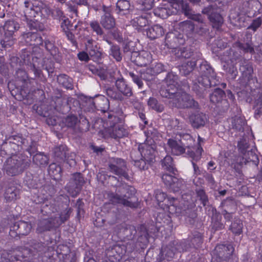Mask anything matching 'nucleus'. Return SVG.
Here are the masks:
<instances>
[{"instance_id": "37998d69", "label": "nucleus", "mask_w": 262, "mask_h": 262, "mask_svg": "<svg viewBox=\"0 0 262 262\" xmlns=\"http://www.w3.org/2000/svg\"><path fill=\"white\" fill-rule=\"evenodd\" d=\"M147 105L151 110L157 113H162L165 110V106L163 104L154 97H150L147 101Z\"/></svg>"}, {"instance_id": "338daca9", "label": "nucleus", "mask_w": 262, "mask_h": 262, "mask_svg": "<svg viewBox=\"0 0 262 262\" xmlns=\"http://www.w3.org/2000/svg\"><path fill=\"white\" fill-rule=\"evenodd\" d=\"M178 76L172 73H168L165 78V82L166 83V86H162L161 89L163 88H167L168 86L172 85H174L175 86H177V81Z\"/></svg>"}, {"instance_id": "bf43d9fd", "label": "nucleus", "mask_w": 262, "mask_h": 262, "mask_svg": "<svg viewBox=\"0 0 262 262\" xmlns=\"http://www.w3.org/2000/svg\"><path fill=\"white\" fill-rule=\"evenodd\" d=\"M227 54V58L224 55V57L222 58L224 61L228 60L230 62L232 63L236 64V61L237 60H239L242 56L241 55L238 53L237 52H233L232 50H230L229 52H227L226 53Z\"/></svg>"}, {"instance_id": "f257e3e1", "label": "nucleus", "mask_w": 262, "mask_h": 262, "mask_svg": "<svg viewBox=\"0 0 262 262\" xmlns=\"http://www.w3.org/2000/svg\"><path fill=\"white\" fill-rule=\"evenodd\" d=\"M162 98L169 100L168 104L172 108L178 109L200 110V105L194 99L186 92L179 91L178 87L174 85L160 90Z\"/></svg>"}, {"instance_id": "864d4df0", "label": "nucleus", "mask_w": 262, "mask_h": 262, "mask_svg": "<svg viewBox=\"0 0 262 262\" xmlns=\"http://www.w3.org/2000/svg\"><path fill=\"white\" fill-rule=\"evenodd\" d=\"M109 54L117 62H120L122 59V55L121 52V49L120 46L118 45H112V46H111L109 51Z\"/></svg>"}, {"instance_id": "0eeeda50", "label": "nucleus", "mask_w": 262, "mask_h": 262, "mask_svg": "<svg viewBox=\"0 0 262 262\" xmlns=\"http://www.w3.org/2000/svg\"><path fill=\"white\" fill-rule=\"evenodd\" d=\"M178 139L180 142V144L184 147L185 150H187V155L192 158L193 160L196 161L199 160L201 157L202 151H203L202 147L200 146L198 143V147L195 149V151L191 150V148L194 149L193 146L194 145L195 140L189 134H184L183 135H178Z\"/></svg>"}, {"instance_id": "9b49d317", "label": "nucleus", "mask_w": 262, "mask_h": 262, "mask_svg": "<svg viewBox=\"0 0 262 262\" xmlns=\"http://www.w3.org/2000/svg\"><path fill=\"white\" fill-rule=\"evenodd\" d=\"M74 100L73 98L66 95L58 93L53 98L54 107L56 111L61 114H67L71 110L70 103Z\"/></svg>"}, {"instance_id": "393cba45", "label": "nucleus", "mask_w": 262, "mask_h": 262, "mask_svg": "<svg viewBox=\"0 0 262 262\" xmlns=\"http://www.w3.org/2000/svg\"><path fill=\"white\" fill-rule=\"evenodd\" d=\"M107 132L110 136L116 140L127 137L128 134L126 129L119 125L109 128Z\"/></svg>"}, {"instance_id": "1a4fd4ad", "label": "nucleus", "mask_w": 262, "mask_h": 262, "mask_svg": "<svg viewBox=\"0 0 262 262\" xmlns=\"http://www.w3.org/2000/svg\"><path fill=\"white\" fill-rule=\"evenodd\" d=\"M189 247L185 241L180 242L173 241L165 247L162 248L160 253L163 257V259L166 258L167 260H170L173 257L177 251L181 252L186 251Z\"/></svg>"}, {"instance_id": "603ef678", "label": "nucleus", "mask_w": 262, "mask_h": 262, "mask_svg": "<svg viewBox=\"0 0 262 262\" xmlns=\"http://www.w3.org/2000/svg\"><path fill=\"white\" fill-rule=\"evenodd\" d=\"M195 27L194 24L190 20L183 21L181 25L183 32L189 37H191L194 33Z\"/></svg>"}, {"instance_id": "473e14b6", "label": "nucleus", "mask_w": 262, "mask_h": 262, "mask_svg": "<svg viewBox=\"0 0 262 262\" xmlns=\"http://www.w3.org/2000/svg\"><path fill=\"white\" fill-rule=\"evenodd\" d=\"M19 194V190L13 183H10L5 193V198L7 201L11 202L16 200Z\"/></svg>"}, {"instance_id": "72a5a7b5", "label": "nucleus", "mask_w": 262, "mask_h": 262, "mask_svg": "<svg viewBox=\"0 0 262 262\" xmlns=\"http://www.w3.org/2000/svg\"><path fill=\"white\" fill-rule=\"evenodd\" d=\"M166 67L161 62L151 64L150 67L146 69L145 74L151 76L157 75L163 72L167 71Z\"/></svg>"}, {"instance_id": "79ce46f5", "label": "nucleus", "mask_w": 262, "mask_h": 262, "mask_svg": "<svg viewBox=\"0 0 262 262\" xmlns=\"http://www.w3.org/2000/svg\"><path fill=\"white\" fill-rule=\"evenodd\" d=\"M150 22L151 21L149 20V15L147 14L136 17L132 20V24L134 26L140 28L146 27Z\"/></svg>"}, {"instance_id": "e433bc0d", "label": "nucleus", "mask_w": 262, "mask_h": 262, "mask_svg": "<svg viewBox=\"0 0 262 262\" xmlns=\"http://www.w3.org/2000/svg\"><path fill=\"white\" fill-rule=\"evenodd\" d=\"M164 33V32L163 28L158 25L151 27L146 31L147 36L151 39H155L157 38H159L163 36Z\"/></svg>"}, {"instance_id": "c756f323", "label": "nucleus", "mask_w": 262, "mask_h": 262, "mask_svg": "<svg viewBox=\"0 0 262 262\" xmlns=\"http://www.w3.org/2000/svg\"><path fill=\"white\" fill-rule=\"evenodd\" d=\"M94 104L96 109L102 112H106L110 108V102L107 98L102 95L95 96Z\"/></svg>"}, {"instance_id": "13d9d810", "label": "nucleus", "mask_w": 262, "mask_h": 262, "mask_svg": "<svg viewBox=\"0 0 262 262\" xmlns=\"http://www.w3.org/2000/svg\"><path fill=\"white\" fill-rule=\"evenodd\" d=\"M179 7L181 8V12L188 18L192 14L193 11L189 4L183 0L179 1Z\"/></svg>"}, {"instance_id": "a18cd8bd", "label": "nucleus", "mask_w": 262, "mask_h": 262, "mask_svg": "<svg viewBox=\"0 0 262 262\" xmlns=\"http://www.w3.org/2000/svg\"><path fill=\"white\" fill-rule=\"evenodd\" d=\"M196 60H190L184 63L180 68L181 74L187 76L194 70L196 66Z\"/></svg>"}, {"instance_id": "69168bd1", "label": "nucleus", "mask_w": 262, "mask_h": 262, "mask_svg": "<svg viewBox=\"0 0 262 262\" xmlns=\"http://www.w3.org/2000/svg\"><path fill=\"white\" fill-rule=\"evenodd\" d=\"M191 243L194 248H198L200 247L203 243V237L201 233L194 231L192 234Z\"/></svg>"}, {"instance_id": "5701e85b", "label": "nucleus", "mask_w": 262, "mask_h": 262, "mask_svg": "<svg viewBox=\"0 0 262 262\" xmlns=\"http://www.w3.org/2000/svg\"><path fill=\"white\" fill-rule=\"evenodd\" d=\"M40 60L38 58H33L32 63L30 65V70L34 73L35 78L37 80L45 83L47 81L46 77L43 75L42 71L38 66L39 61Z\"/></svg>"}, {"instance_id": "09e8293b", "label": "nucleus", "mask_w": 262, "mask_h": 262, "mask_svg": "<svg viewBox=\"0 0 262 262\" xmlns=\"http://www.w3.org/2000/svg\"><path fill=\"white\" fill-rule=\"evenodd\" d=\"M57 81L59 84L67 89L72 90L73 88L72 79L65 74H60L58 76Z\"/></svg>"}, {"instance_id": "2f4dec72", "label": "nucleus", "mask_w": 262, "mask_h": 262, "mask_svg": "<svg viewBox=\"0 0 262 262\" xmlns=\"http://www.w3.org/2000/svg\"><path fill=\"white\" fill-rule=\"evenodd\" d=\"M19 28V24L14 19L7 20L3 26L5 35L9 37L12 36L13 33Z\"/></svg>"}, {"instance_id": "a211bd4d", "label": "nucleus", "mask_w": 262, "mask_h": 262, "mask_svg": "<svg viewBox=\"0 0 262 262\" xmlns=\"http://www.w3.org/2000/svg\"><path fill=\"white\" fill-rule=\"evenodd\" d=\"M43 44L46 51L57 62H59L62 59L61 53L59 52L58 48L55 45V41L46 38L43 40Z\"/></svg>"}, {"instance_id": "052dcab7", "label": "nucleus", "mask_w": 262, "mask_h": 262, "mask_svg": "<svg viewBox=\"0 0 262 262\" xmlns=\"http://www.w3.org/2000/svg\"><path fill=\"white\" fill-rule=\"evenodd\" d=\"M148 55L147 53L140 54L138 57L134 59V63L139 67H145L149 63Z\"/></svg>"}, {"instance_id": "9d476101", "label": "nucleus", "mask_w": 262, "mask_h": 262, "mask_svg": "<svg viewBox=\"0 0 262 262\" xmlns=\"http://www.w3.org/2000/svg\"><path fill=\"white\" fill-rule=\"evenodd\" d=\"M108 169L114 174L129 180V177L127 172L126 162L124 159L112 158L109 161Z\"/></svg>"}, {"instance_id": "774afa93", "label": "nucleus", "mask_w": 262, "mask_h": 262, "mask_svg": "<svg viewBox=\"0 0 262 262\" xmlns=\"http://www.w3.org/2000/svg\"><path fill=\"white\" fill-rule=\"evenodd\" d=\"M237 47L241 50H242L245 53H250L253 54L255 53L252 43L250 42L242 43L236 42Z\"/></svg>"}, {"instance_id": "dca6fc26", "label": "nucleus", "mask_w": 262, "mask_h": 262, "mask_svg": "<svg viewBox=\"0 0 262 262\" xmlns=\"http://www.w3.org/2000/svg\"><path fill=\"white\" fill-rule=\"evenodd\" d=\"M161 179L165 185L173 192L179 191L183 185L182 180L170 174H163Z\"/></svg>"}, {"instance_id": "c9c22d12", "label": "nucleus", "mask_w": 262, "mask_h": 262, "mask_svg": "<svg viewBox=\"0 0 262 262\" xmlns=\"http://www.w3.org/2000/svg\"><path fill=\"white\" fill-rule=\"evenodd\" d=\"M223 211L235 212L237 204L235 200L232 197H229L224 200L221 204Z\"/></svg>"}, {"instance_id": "bb28decb", "label": "nucleus", "mask_w": 262, "mask_h": 262, "mask_svg": "<svg viewBox=\"0 0 262 262\" xmlns=\"http://www.w3.org/2000/svg\"><path fill=\"white\" fill-rule=\"evenodd\" d=\"M231 129L236 133H243L247 122L244 117L236 116L231 119Z\"/></svg>"}, {"instance_id": "cd10ccee", "label": "nucleus", "mask_w": 262, "mask_h": 262, "mask_svg": "<svg viewBox=\"0 0 262 262\" xmlns=\"http://www.w3.org/2000/svg\"><path fill=\"white\" fill-rule=\"evenodd\" d=\"M222 215L214 208L212 209L211 226L215 231L220 230L225 228V225L222 222Z\"/></svg>"}, {"instance_id": "f3484780", "label": "nucleus", "mask_w": 262, "mask_h": 262, "mask_svg": "<svg viewBox=\"0 0 262 262\" xmlns=\"http://www.w3.org/2000/svg\"><path fill=\"white\" fill-rule=\"evenodd\" d=\"M115 81V86L121 95L124 96L127 98H130L133 95L132 88L129 86L125 80L121 75L118 77H114Z\"/></svg>"}, {"instance_id": "ddd939ff", "label": "nucleus", "mask_w": 262, "mask_h": 262, "mask_svg": "<svg viewBox=\"0 0 262 262\" xmlns=\"http://www.w3.org/2000/svg\"><path fill=\"white\" fill-rule=\"evenodd\" d=\"M32 228L31 224L27 222L19 221L10 227L9 235L13 238L28 234Z\"/></svg>"}, {"instance_id": "412c9836", "label": "nucleus", "mask_w": 262, "mask_h": 262, "mask_svg": "<svg viewBox=\"0 0 262 262\" xmlns=\"http://www.w3.org/2000/svg\"><path fill=\"white\" fill-rule=\"evenodd\" d=\"M167 144L171 152L174 155L179 156L185 152L184 147L180 144L177 134L175 138L169 139Z\"/></svg>"}, {"instance_id": "4d7b16f0", "label": "nucleus", "mask_w": 262, "mask_h": 262, "mask_svg": "<svg viewBox=\"0 0 262 262\" xmlns=\"http://www.w3.org/2000/svg\"><path fill=\"white\" fill-rule=\"evenodd\" d=\"M106 95L111 99L115 100L122 101L123 99V96L118 90H115L113 87H108L105 89Z\"/></svg>"}, {"instance_id": "de8ad7c7", "label": "nucleus", "mask_w": 262, "mask_h": 262, "mask_svg": "<svg viewBox=\"0 0 262 262\" xmlns=\"http://www.w3.org/2000/svg\"><path fill=\"white\" fill-rule=\"evenodd\" d=\"M243 224L242 221L238 217H234V221L230 226V230L235 235H238L243 232Z\"/></svg>"}, {"instance_id": "6e6552de", "label": "nucleus", "mask_w": 262, "mask_h": 262, "mask_svg": "<svg viewBox=\"0 0 262 262\" xmlns=\"http://www.w3.org/2000/svg\"><path fill=\"white\" fill-rule=\"evenodd\" d=\"M85 183L83 174L80 172H75L71 174L66 188L72 197H75L80 193Z\"/></svg>"}, {"instance_id": "3c124183", "label": "nucleus", "mask_w": 262, "mask_h": 262, "mask_svg": "<svg viewBox=\"0 0 262 262\" xmlns=\"http://www.w3.org/2000/svg\"><path fill=\"white\" fill-rule=\"evenodd\" d=\"M224 61V64L223 66L224 70L230 75L231 78L235 79L238 74L235 67L236 64L231 63L228 60Z\"/></svg>"}, {"instance_id": "a19ab883", "label": "nucleus", "mask_w": 262, "mask_h": 262, "mask_svg": "<svg viewBox=\"0 0 262 262\" xmlns=\"http://www.w3.org/2000/svg\"><path fill=\"white\" fill-rule=\"evenodd\" d=\"M225 97L226 94L223 90L220 88H216L210 94V100L213 103H218L221 102Z\"/></svg>"}, {"instance_id": "f03ea898", "label": "nucleus", "mask_w": 262, "mask_h": 262, "mask_svg": "<svg viewBox=\"0 0 262 262\" xmlns=\"http://www.w3.org/2000/svg\"><path fill=\"white\" fill-rule=\"evenodd\" d=\"M136 233L137 231L134 226L129 225L125 228L124 234L130 242L126 243L125 246L124 245H115L108 248L106 250V255L110 261H120L122 256L125 254L126 251L131 252L137 247L136 245L134 244L133 241L134 236Z\"/></svg>"}, {"instance_id": "c85d7f7f", "label": "nucleus", "mask_w": 262, "mask_h": 262, "mask_svg": "<svg viewBox=\"0 0 262 262\" xmlns=\"http://www.w3.org/2000/svg\"><path fill=\"white\" fill-rule=\"evenodd\" d=\"M160 163L163 169L171 173L173 175L176 174L177 170L173 159L170 156L167 155L165 156L164 159L161 160Z\"/></svg>"}, {"instance_id": "8fccbe9b", "label": "nucleus", "mask_w": 262, "mask_h": 262, "mask_svg": "<svg viewBox=\"0 0 262 262\" xmlns=\"http://www.w3.org/2000/svg\"><path fill=\"white\" fill-rule=\"evenodd\" d=\"M49 158L43 152L36 154L33 157V162L36 165L39 166H44L48 164Z\"/></svg>"}, {"instance_id": "6ab92c4d", "label": "nucleus", "mask_w": 262, "mask_h": 262, "mask_svg": "<svg viewBox=\"0 0 262 262\" xmlns=\"http://www.w3.org/2000/svg\"><path fill=\"white\" fill-rule=\"evenodd\" d=\"M21 41L25 42L27 45H43V39L40 35L37 32H29L24 33L21 35Z\"/></svg>"}, {"instance_id": "20e7f679", "label": "nucleus", "mask_w": 262, "mask_h": 262, "mask_svg": "<svg viewBox=\"0 0 262 262\" xmlns=\"http://www.w3.org/2000/svg\"><path fill=\"white\" fill-rule=\"evenodd\" d=\"M31 161L25 155H14L8 158L4 164V169L10 176L21 173L30 165Z\"/></svg>"}, {"instance_id": "423d86ee", "label": "nucleus", "mask_w": 262, "mask_h": 262, "mask_svg": "<svg viewBox=\"0 0 262 262\" xmlns=\"http://www.w3.org/2000/svg\"><path fill=\"white\" fill-rule=\"evenodd\" d=\"M157 133L147 132L146 135V143L140 144L139 148L142 149L143 158L147 161L148 164L153 163L155 158V140L157 137L155 136Z\"/></svg>"}, {"instance_id": "7ed1b4c3", "label": "nucleus", "mask_w": 262, "mask_h": 262, "mask_svg": "<svg viewBox=\"0 0 262 262\" xmlns=\"http://www.w3.org/2000/svg\"><path fill=\"white\" fill-rule=\"evenodd\" d=\"M135 194L134 187L122 184L117 187L115 192L110 193L108 196L113 204H120L125 207L136 208L138 206V203Z\"/></svg>"}, {"instance_id": "0e129e2a", "label": "nucleus", "mask_w": 262, "mask_h": 262, "mask_svg": "<svg viewBox=\"0 0 262 262\" xmlns=\"http://www.w3.org/2000/svg\"><path fill=\"white\" fill-rule=\"evenodd\" d=\"M46 249V247H43ZM48 251H45L44 257L49 260V262H55L58 257V252L54 250L52 247L48 248Z\"/></svg>"}, {"instance_id": "4be33fe9", "label": "nucleus", "mask_w": 262, "mask_h": 262, "mask_svg": "<svg viewBox=\"0 0 262 262\" xmlns=\"http://www.w3.org/2000/svg\"><path fill=\"white\" fill-rule=\"evenodd\" d=\"M54 157L58 162L68 161L69 160V150L66 145H60L54 148Z\"/></svg>"}, {"instance_id": "e2e57ef3", "label": "nucleus", "mask_w": 262, "mask_h": 262, "mask_svg": "<svg viewBox=\"0 0 262 262\" xmlns=\"http://www.w3.org/2000/svg\"><path fill=\"white\" fill-rule=\"evenodd\" d=\"M194 33L204 36L209 34V30L205 23L199 24L195 25Z\"/></svg>"}, {"instance_id": "7c9ffc66", "label": "nucleus", "mask_w": 262, "mask_h": 262, "mask_svg": "<svg viewBox=\"0 0 262 262\" xmlns=\"http://www.w3.org/2000/svg\"><path fill=\"white\" fill-rule=\"evenodd\" d=\"M55 224L53 218L40 220L37 225V231L38 233H42L49 231L55 227Z\"/></svg>"}, {"instance_id": "c03bdc74", "label": "nucleus", "mask_w": 262, "mask_h": 262, "mask_svg": "<svg viewBox=\"0 0 262 262\" xmlns=\"http://www.w3.org/2000/svg\"><path fill=\"white\" fill-rule=\"evenodd\" d=\"M97 46L95 45V47H89V49L86 50L90 58H91L93 61L98 62L101 60L102 55L101 52Z\"/></svg>"}, {"instance_id": "5fc2aeb1", "label": "nucleus", "mask_w": 262, "mask_h": 262, "mask_svg": "<svg viewBox=\"0 0 262 262\" xmlns=\"http://www.w3.org/2000/svg\"><path fill=\"white\" fill-rule=\"evenodd\" d=\"M208 19L211 23L212 27L216 29L221 27L224 21L223 17L217 11L215 13L212 14Z\"/></svg>"}, {"instance_id": "a878e982", "label": "nucleus", "mask_w": 262, "mask_h": 262, "mask_svg": "<svg viewBox=\"0 0 262 262\" xmlns=\"http://www.w3.org/2000/svg\"><path fill=\"white\" fill-rule=\"evenodd\" d=\"M104 14L101 17L100 23L105 29H112L115 26V19L109 11L104 9Z\"/></svg>"}, {"instance_id": "49530a36", "label": "nucleus", "mask_w": 262, "mask_h": 262, "mask_svg": "<svg viewBox=\"0 0 262 262\" xmlns=\"http://www.w3.org/2000/svg\"><path fill=\"white\" fill-rule=\"evenodd\" d=\"M183 58H191V60H198L202 57L201 53L197 51H194L192 49L182 48Z\"/></svg>"}, {"instance_id": "39448f33", "label": "nucleus", "mask_w": 262, "mask_h": 262, "mask_svg": "<svg viewBox=\"0 0 262 262\" xmlns=\"http://www.w3.org/2000/svg\"><path fill=\"white\" fill-rule=\"evenodd\" d=\"M200 76L198 77L199 83H202L206 86H217L220 81L217 79L216 74L214 69L206 61L201 63L199 67Z\"/></svg>"}, {"instance_id": "58836bf2", "label": "nucleus", "mask_w": 262, "mask_h": 262, "mask_svg": "<svg viewBox=\"0 0 262 262\" xmlns=\"http://www.w3.org/2000/svg\"><path fill=\"white\" fill-rule=\"evenodd\" d=\"M181 214L186 217L185 220L187 223L191 225H194L197 217L194 208L188 207L187 209H182Z\"/></svg>"}, {"instance_id": "b1692460", "label": "nucleus", "mask_w": 262, "mask_h": 262, "mask_svg": "<svg viewBox=\"0 0 262 262\" xmlns=\"http://www.w3.org/2000/svg\"><path fill=\"white\" fill-rule=\"evenodd\" d=\"M14 76L16 80L21 82V86L24 88H28L32 81L35 80L34 78H29L26 71L20 68H18L16 71Z\"/></svg>"}, {"instance_id": "aec40b11", "label": "nucleus", "mask_w": 262, "mask_h": 262, "mask_svg": "<svg viewBox=\"0 0 262 262\" xmlns=\"http://www.w3.org/2000/svg\"><path fill=\"white\" fill-rule=\"evenodd\" d=\"M239 70L242 72L243 76L247 78L249 84H250L251 81L254 80L252 78L253 69L251 63L246 59H242L240 60Z\"/></svg>"}, {"instance_id": "680f3d73", "label": "nucleus", "mask_w": 262, "mask_h": 262, "mask_svg": "<svg viewBox=\"0 0 262 262\" xmlns=\"http://www.w3.org/2000/svg\"><path fill=\"white\" fill-rule=\"evenodd\" d=\"M154 13L156 16L162 19H165L170 15L171 11L167 8L158 7L154 9Z\"/></svg>"}, {"instance_id": "f8f14e48", "label": "nucleus", "mask_w": 262, "mask_h": 262, "mask_svg": "<svg viewBox=\"0 0 262 262\" xmlns=\"http://www.w3.org/2000/svg\"><path fill=\"white\" fill-rule=\"evenodd\" d=\"M32 10L30 12H26V19L30 20L37 15L44 17L50 12V8L40 0H32Z\"/></svg>"}, {"instance_id": "6e6d98bb", "label": "nucleus", "mask_w": 262, "mask_h": 262, "mask_svg": "<svg viewBox=\"0 0 262 262\" xmlns=\"http://www.w3.org/2000/svg\"><path fill=\"white\" fill-rule=\"evenodd\" d=\"M130 3L127 0H119L116 4V8L118 10V13L126 14L130 8Z\"/></svg>"}, {"instance_id": "ea45409f", "label": "nucleus", "mask_w": 262, "mask_h": 262, "mask_svg": "<svg viewBox=\"0 0 262 262\" xmlns=\"http://www.w3.org/2000/svg\"><path fill=\"white\" fill-rule=\"evenodd\" d=\"M166 43L169 48L174 49L177 48L179 45L183 44V40L180 39L174 34L170 33L167 34L165 38Z\"/></svg>"}, {"instance_id": "4468645a", "label": "nucleus", "mask_w": 262, "mask_h": 262, "mask_svg": "<svg viewBox=\"0 0 262 262\" xmlns=\"http://www.w3.org/2000/svg\"><path fill=\"white\" fill-rule=\"evenodd\" d=\"M234 248L230 244L217 245L214 250L215 258L222 261H228L234 251Z\"/></svg>"}, {"instance_id": "f704fd0d", "label": "nucleus", "mask_w": 262, "mask_h": 262, "mask_svg": "<svg viewBox=\"0 0 262 262\" xmlns=\"http://www.w3.org/2000/svg\"><path fill=\"white\" fill-rule=\"evenodd\" d=\"M213 85L206 86L202 83H199L198 78L193 80L192 91L195 93L196 96L200 98H203L206 93V90L208 88L213 87Z\"/></svg>"}, {"instance_id": "2eb2a0df", "label": "nucleus", "mask_w": 262, "mask_h": 262, "mask_svg": "<svg viewBox=\"0 0 262 262\" xmlns=\"http://www.w3.org/2000/svg\"><path fill=\"white\" fill-rule=\"evenodd\" d=\"M188 119L190 124L194 129H200L204 127L208 121L206 115L199 111L191 113Z\"/></svg>"}, {"instance_id": "4c0bfd02", "label": "nucleus", "mask_w": 262, "mask_h": 262, "mask_svg": "<svg viewBox=\"0 0 262 262\" xmlns=\"http://www.w3.org/2000/svg\"><path fill=\"white\" fill-rule=\"evenodd\" d=\"M49 174L56 181H59L62 177V169L61 167L56 163L51 164L48 168Z\"/></svg>"}]
</instances>
